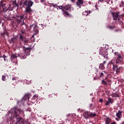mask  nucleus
<instances>
[{
    "label": "nucleus",
    "instance_id": "nucleus-42",
    "mask_svg": "<svg viewBox=\"0 0 124 124\" xmlns=\"http://www.w3.org/2000/svg\"><path fill=\"white\" fill-rule=\"evenodd\" d=\"M38 97H37V95H34V96H33V98H34V99H36V98H37Z\"/></svg>",
    "mask_w": 124,
    "mask_h": 124
},
{
    "label": "nucleus",
    "instance_id": "nucleus-34",
    "mask_svg": "<svg viewBox=\"0 0 124 124\" xmlns=\"http://www.w3.org/2000/svg\"><path fill=\"white\" fill-rule=\"evenodd\" d=\"M20 39L22 41H23L24 37L22 35V34H20Z\"/></svg>",
    "mask_w": 124,
    "mask_h": 124
},
{
    "label": "nucleus",
    "instance_id": "nucleus-16",
    "mask_svg": "<svg viewBox=\"0 0 124 124\" xmlns=\"http://www.w3.org/2000/svg\"><path fill=\"white\" fill-rule=\"evenodd\" d=\"M123 112L119 110L118 112L116 113V116L118 117L119 119H121L122 117Z\"/></svg>",
    "mask_w": 124,
    "mask_h": 124
},
{
    "label": "nucleus",
    "instance_id": "nucleus-47",
    "mask_svg": "<svg viewBox=\"0 0 124 124\" xmlns=\"http://www.w3.org/2000/svg\"><path fill=\"white\" fill-rule=\"evenodd\" d=\"M70 116V114H67V115H66V117H69Z\"/></svg>",
    "mask_w": 124,
    "mask_h": 124
},
{
    "label": "nucleus",
    "instance_id": "nucleus-59",
    "mask_svg": "<svg viewBox=\"0 0 124 124\" xmlns=\"http://www.w3.org/2000/svg\"><path fill=\"white\" fill-rule=\"evenodd\" d=\"M122 124H124V121L122 123Z\"/></svg>",
    "mask_w": 124,
    "mask_h": 124
},
{
    "label": "nucleus",
    "instance_id": "nucleus-24",
    "mask_svg": "<svg viewBox=\"0 0 124 124\" xmlns=\"http://www.w3.org/2000/svg\"><path fill=\"white\" fill-rule=\"evenodd\" d=\"M115 63V59L112 60L109 62V64H110V65H112V66H114Z\"/></svg>",
    "mask_w": 124,
    "mask_h": 124
},
{
    "label": "nucleus",
    "instance_id": "nucleus-18",
    "mask_svg": "<svg viewBox=\"0 0 124 124\" xmlns=\"http://www.w3.org/2000/svg\"><path fill=\"white\" fill-rule=\"evenodd\" d=\"M91 12L90 10L88 11H85V12H83L82 13V15L84 16H88L91 14Z\"/></svg>",
    "mask_w": 124,
    "mask_h": 124
},
{
    "label": "nucleus",
    "instance_id": "nucleus-6",
    "mask_svg": "<svg viewBox=\"0 0 124 124\" xmlns=\"http://www.w3.org/2000/svg\"><path fill=\"white\" fill-rule=\"evenodd\" d=\"M115 56H117V58L116 60V63H120L123 62V58L122 57L120 53L118 52H116L114 53Z\"/></svg>",
    "mask_w": 124,
    "mask_h": 124
},
{
    "label": "nucleus",
    "instance_id": "nucleus-48",
    "mask_svg": "<svg viewBox=\"0 0 124 124\" xmlns=\"http://www.w3.org/2000/svg\"><path fill=\"white\" fill-rule=\"evenodd\" d=\"M76 0H71V1H72V2H74V1H75Z\"/></svg>",
    "mask_w": 124,
    "mask_h": 124
},
{
    "label": "nucleus",
    "instance_id": "nucleus-43",
    "mask_svg": "<svg viewBox=\"0 0 124 124\" xmlns=\"http://www.w3.org/2000/svg\"><path fill=\"white\" fill-rule=\"evenodd\" d=\"M22 34L25 33V31H23V30L21 31Z\"/></svg>",
    "mask_w": 124,
    "mask_h": 124
},
{
    "label": "nucleus",
    "instance_id": "nucleus-3",
    "mask_svg": "<svg viewBox=\"0 0 124 124\" xmlns=\"http://www.w3.org/2000/svg\"><path fill=\"white\" fill-rule=\"evenodd\" d=\"M111 15L115 23L120 21L121 19L124 17V14H122V12H113Z\"/></svg>",
    "mask_w": 124,
    "mask_h": 124
},
{
    "label": "nucleus",
    "instance_id": "nucleus-29",
    "mask_svg": "<svg viewBox=\"0 0 124 124\" xmlns=\"http://www.w3.org/2000/svg\"><path fill=\"white\" fill-rule=\"evenodd\" d=\"M112 96L114 97H119V94H118L117 93H112Z\"/></svg>",
    "mask_w": 124,
    "mask_h": 124
},
{
    "label": "nucleus",
    "instance_id": "nucleus-61",
    "mask_svg": "<svg viewBox=\"0 0 124 124\" xmlns=\"http://www.w3.org/2000/svg\"><path fill=\"white\" fill-rule=\"evenodd\" d=\"M116 120H117V121H119V120H118V119H117V118H116Z\"/></svg>",
    "mask_w": 124,
    "mask_h": 124
},
{
    "label": "nucleus",
    "instance_id": "nucleus-39",
    "mask_svg": "<svg viewBox=\"0 0 124 124\" xmlns=\"http://www.w3.org/2000/svg\"><path fill=\"white\" fill-rule=\"evenodd\" d=\"M99 102H100V103H103V99H102V98L100 99H99Z\"/></svg>",
    "mask_w": 124,
    "mask_h": 124
},
{
    "label": "nucleus",
    "instance_id": "nucleus-17",
    "mask_svg": "<svg viewBox=\"0 0 124 124\" xmlns=\"http://www.w3.org/2000/svg\"><path fill=\"white\" fill-rule=\"evenodd\" d=\"M30 98V94L29 93H27V94H26L24 96V97H23V99L24 100H29Z\"/></svg>",
    "mask_w": 124,
    "mask_h": 124
},
{
    "label": "nucleus",
    "instance_id": "nucleus-36",
    "mask_svg": "<svg viewBox=\"0 0 124 124\" xmlns=\"http://www.w3.org/2000/svg\"><path fill=\"white\" fill-rule=\"evenodd\" d=\"M2 81H5L6 79V76H2V78H1Z\"/></svg>",
    "mask_w": 124,
    "mask_h": 124
},
{
    "label": "nucleus",
    "instance_id": "nucleus-57",
    "mask_svg": "<svg viewBox=\"0 0 124 124\" xmlns=\"http://www.w3.org/2000/svg\"><path fill=\"white\" fill-rule=\"evenodd\" d=\"M20 101H17V104H19V102Z\"/></svg>",
    "mask_w": 124,
    "mask_h": 124
},
{
    "label": "nucleus",
    "instance_id": "nucleus-4",
    "mask_svg": "<svg viewBox=\"0 0 124 124\" xmlns=\"http://www.w3.org/2000/svg\"><path fill=\"white\" fill-rule=\"evenodd\" d=\"M16 19L18 24H19L21 20H23L22 23H21V26L26 27V24L24 22V20L25 19L23 15H16Z\"/></svg>",
    "mask_w": 124,
    "mask_h": 124
},
{
    "label": "nucleus",
    "instance_id": "nucleus-19",
    "mask_svg": "<svg viewBox=\"0 0 124 124\" xmlns=\"http://www.w3.org/2000/svg\"><path fill=\"white\" fill-rule=\"evenodd\" d=\"M19 54H13L11 55V59H16L17 57H19Z\"/></svg>",
    "mask_w": 124,
    "mask_h": 124
},
{
    "label": "nucleus",
    "instance_id": "nucleus-38",
    "mask_svg": "<svg viewBox=\"0 0 124 124\" xmlns=\"http://www.w3.org/2000/svg\"><path fill=\"white\" fill-rule=\"evenodd\" d=\"M115 31L116 32H118L121 31V30H120V29H119V28H118V29H116V30H115Z\"/></svg>",
    "mask_w": 124,
    "mask_h": 124
},
{
    "label": "nucleus",
    "instance_id": "nucleus-49",
    "mask_svg": "<svg viewBox=\"0 0 124 124\" xmlns=\"http://www.w3.org/2000/svg\"><path fill=\"white\" fill-rule=\"evenodd\" d=\"M84 88V87L83 86H82L80 87V88H82H82Z\"/></svg>",
    "mask_w": 124,
    "mask_h": 124
},
{
    "label": "nucleus",
    "instance_id": "nucleus-44",
    "mask_svg": "<svg viewBox=\"0 0 124 124\" xmlns=\"http://www.w3.org/2000/svg\"><path fill=\"white\" fill-rule=\"evenodd\" d=\"M104 0H98V1H100V2L104 1Z\"/></svg>",
    "mask_w": 124,
    "mask_h": 124
},
{
    "label": "nucleus",
    "instance_id": "nucleus-13",
    "mask_svg": "<svg viewBox=\"0 0 124 124\" xmlns=\"http://www.w3.org/2000/svg\"><path fill=\"white\" fill-rule=\"evenodd\" d=\"M113 102V100L112 98L108 97V101L106 102L105 105L109 106L110 104H112Z\"/></svg>",
    "mask_w": 124,
    "mask_h": 124
},
{
    "label": "nucleus",
    "instance_id": "nucleus-8",
    "mask_svg": "<svg viewBox=\"0 0 124 124\" xmlns=\"http://www.w3.org/2000/svg\"><path fill=\"white\" fill-rule=\"evenodd\" d=\"M8 10V9L5 8V3L2 1H0V11L6 13Z\"/></svg>",
    "mask_w": 124,
    "mask_h": 124
},
{
    "label": "nucleus",
    "instance_id": "nucleus-46",
    "mask_svg": "<svg viewBox=\"0 0 124 124\" xmlns=\"http://www.w3.org/2000/svg\"><path fill=\"white\" fill-rule=\"evenodd\" d=\"M111 124H116L115 122H113Z\"/></svg>",
    "mask_w": 124,
    "mask_h": 124
},
{
    "label": "nucleus",
    "instance_id": "nucleus-45",
    "mask_svg": "<svg viewBox=\"0 0 124 124\" xmlns=\"http://www.w3.org/2000/svg\"><path fill=\"white\" fill-rule=\"evenodd\" d=\"M2 57L3 58H6V56L5 55H4L3 56V57Z\"/></svg>",
    "mask_w": 124,
    "mask_h": 124
},
{
    "label": "nucleus",
    "instance_id": "nucleus-22",
    "mask_svg": "<svg viewBox=\"0 0 124 124\" xmlns=\"http://www.w3.org/2000/svg\"><path fill=\"white\" fill-rule=\"evenodd\" d=\"M123 69V67H120L119 68L117 67V68L116 69V73L117 74H119L120 73V71Z\"/></svg>",
    "mask_w": 124,
    "mask_h": 124
},
{
    "label": "nucleus",
    "instance_id": "nucleus-25",
    "mask_svg": "<svg viewBox=\"0 0 124 124\" xmlns=\"http://www.w3.org/2000/svg\"><path fill=\"white\" fill-rule=\"evenodd\" d=\"M90 118H92L93 117H95L96 116V114L95 113H93V112H90Z\"/></svg>",
    "mask_w": 124,
    "mask_h": 124
},
{
    "label": "nucleus",
    "instance_id": "nucleus-20",
    "mask_svg": "<svg viewBox=\"0 0 124 124\" xmlns=\"http://www.w3.org/2000/svg\"><path fill=\"white\" fill-rule=\"evenodd\" d=\"M17 36L13 37L11 38L12 42H13V44L15 43L16 41L17 40Z\"/></svg>",
    "mask_w": 124,
    "mask_h": 124
},
{
    "label": "nucleus",
    "instance_id": "nucleus-2",
    "mask_svg": "<svg viewBox=\"0 0 124 124\" xmlns=\"http://www.w3.org/2000/svg\"><path fill=\"white\" fill-rule=\"evenodd\" d=\"M12 113H14V118L16 119V124H24V120L21 117L19 116L20 112L22 111L20 108H14L11 109Z\"/></svg>",
    "mask_w": 124,
    "mask_h": 124
},
{
    "label": "nucleus",
    "instance_id": "nucleus-1",
    "mask_svg": "<svg viewBox=\"0 0 124 124\" xmlns=\"http://www.w3.org/2000/svg\"><path fill=\"white\" fill-rule=\"evenodd\" d=\"M33 2L31 0H20V6H22L23 8H25V14L26 15L27 14H30L32 12V10L31 9Z\"/></svg>",
    "mask_w": 124,
    "mask_h": 124
},
{
    "label": "nucleus",
    "instance_id": "nucleus-35",
    "mask_svg": "<svg viewBox=\"0 0 124 124\" xmlns=\"http://www.w3.org/2000/svg\"><path fill=\"white\" fill-rule=\"evenodd\" d=\"M118 68V66L117 65H113V70L114 71H115L116 70V69Z\"/></svg>",
    "mask_w": 124,
    "mask_h": 124
},
{
    "label": "nucleus",
    "instance_id": "nucleus-37",
    "mask_svg": "<svg viewBox=\"0 0 124 124\" xmlns=\"http://www.w3.org/2000/svg\"><path fill=\"white\" fill-rule=\"evenodd\" d=\"M34 31H35V33H34L35 35H37L39 33V31L37 29H36Z\"/></svg>",
    "mask_w": 124,
    "mask_h": 124
},
{
    "label": "nucleus",
    "instance_id": "nucleus-21",
    "mask_svg": "<svg viewBox=\"0 0 124 124\" xmlns=\"http://www.w3.org/2000/svg\"><path fill=\"white\" fill-rule=\"evenodd\" d=\"M8 33L7 31H6V30H4V29L3 30V33H1L0 34L1 36H2V37H4L5 35H8Z\"/></svg>",
    "mask_w": 124,
    "mask_h": 124
},
{
    "label": "nucleus",
    "instance_id": "nucleus-28",
    "mask_svg": "<svg viewBox=\"0 0 124 124\" xmlns=\"http://www.w3.org/2000/svg\"><path fill=\"white\" fill-rule=\"evenodd\" d=\"M101 84L104 86H107L108 85L104 79L102 80Z\"/></svg>",
    "mask_w": 124,
    "mask_h": 124
},
{
    "label": "nucleus",
    "instance_id": "nucleus-26",
    "mask_svg": "<svg viewBox=\"0 0 124 124\" xmlns=\"http://www.w3.org/2000/svg\"><path fill=\"white\" fill-rule=\"evenodd\" d=\"M29 43V40H27V39H25L24 41V42H23V44L24 45H25L24 46H28V43Z\"/></svg>",
    "mask_w": 124,
    "mask_h": 124
},
{
    "label": "nucleus",
    "instance_id": "nucleus-41",
    "mask_svg": "<svg viewBox=\"0 0 124 124\" xmlns=\"http://www.w3.org/2000/svg\"><path fill=\"white\" fill-rule=\"evenodd\" d=\"M16 78L14 77V78H12V80H13V81L15 80L16 79Z\"/></svg>",
    "mask_w": 124,
    "mask_h": 124
},
{
    "label": "nucleus",
    "instance_id": "nucleus-62",
    "mask_svg": "<svg viewBox=\"0 0 124 124\" xmlns=\"http://www.w3.org/2000/svg\"><path fill=\"white\" fill-rule=\"evenodd\" d=\"M71 97V96H68V97Z\"/></svg>",
    "mask_w": 124,
    "mask_h": 124
},
{
    "label": "nucleus",
    "instance_id": "nucleus-64",
    "mask_svg": "<svg viewBox=\"0 0 124 124\" xmlns=\"http://www.w3.org/2000/svg\"><path fill=\"white\" fill-rule=\"evenodd\" d=\"M68 119H69V118H67V120H68Z\"/></svg>",
    "mask_w": 124,
    "mask_h": 124
},
{
    "label": "nucleus",
    "instance_id": "nucleus-55",
    "mask_svg": "<svg viewBox=\"0 0 124 124\" xmlns=\"http://www.w3.org/2000/svg\"><path fill=\"white\" fill-rule=\"evenodd\" d=\"M106 63V62H103L104 64H105V63Z\"/></svg>",
    "mask_w": 124,
    "mask_h": 124
},
{
    "label": "nucleus",
    "instance_id": "nucleus-27",
    "mask_svg": "<svg viewBox=\"0 0 124 124\" xmlns=\"http://www.w3.org/2000/svg\"><path fill=\"white\" fill-rule=\"evenodd\" d=\"M115 27L116 26H115V25H108V26H107V28H109L110 30H113Z\"/></svg>",
    "mask_w": 124,
    "mask_h": 124
},
{
    "label": "nucleus",
    "instance_id": "nucleus-56",
    "mask_svg": "<svg viewBox=\"0 0 124 124\" xmlns=\"http://www.w3.org/2000/svg\"><path fill=\"white\" fill-rule=\"evenodd\" d=\"M29 45H28L27 44V46H26V47H29Z\"/></svg>",
    "mask_w": 124,
    "mask_h": 124
},
{
    "label": "nucleus",
    "instance_id": "nucleus-10",
    "mask_svg": "<svg viewBox=\"0 0 124 124\" xmlns=\"http://www.w3.org/2000/svg\"><path fill=\"white\" fill-rule=\"evenodd\" d=\"M100 54L103 56L105 59L108 58V53L106 52L105 49H101Z\"/></svg>",
    "mask_w": 124,
    "mask_h": 124
},
{
    "label": "nucleus",
    "instance_id": "nucleus-12",
    "mask_svg": "<svg viewBox=\"0 0 124 124\" xmlns=\"http://www.w3.org/2000/svg\"><path fill=\"white\" fill-rule=\"evenodd\" d=\"M83 116L86 119L90 118V112L88 111L84 112L83 113Z\"/></svg>",
    "mask_w": 124,
    "mask_h": 124
},
{
    "label": "nucleus",
    "instance_id": "nucleus-7",
    "mask_svg": "<svg viewBox=\"0 0 124 124\" xmlns=\"http://www.w3.org/2000/svg\"><path fill=\"white\" fill-rule=\"evenodd\" d=\"M22 50L24 51V54H26L27 56H29L30 55V52L31 50V46H29L28 47H26V46H24L22 47Z\"/></svg>",
    "mask_w": 124,
    "mask_h": 124
},
{
    "label": "nucleus",
    "instance_id": "nucleus-9",
    "mask_svg": "<svg viewBox=\"0 0 124 124\" xmlns=\"http://www.w3.org/2000/svg\"><path fill=\"white\" fill-rule=\"evenodd\" d=\"M8 10V9L5 8V3L2 1H0V11L6 13Z\"/></svg>",
    "mask_w": 124,
    "mask_h": 124
},
{
    "label": "nucleus",
    "instance_id": "nucleus-54",
    "mask_svg": "<svg viewBox=\"0 0 124 124\" xmlns=\"http://www.w3.org/2000/svg\"><path fill=\"white\" fill-rule=\"evenodd\" d=\"M13 42H12V40L10 41V43H12Z\"/></svg>",
    "mask_w": 124,
    "mask_h": 124
},
{
    "label": "nucleus",
    "instance_id": "nucleus-23",
    "mask_svg": "<svg viewBox=\"0 0 124 124\" xmlns=\"http://www.w3.org/2000/svg\"><path fill=\"white\" fill-rule=\"evenodd\" d=\"M111 121V119L109 117L107 118L106 119V122L107 124H109Z\"/></svg>",
    "mask_w": 124,
    "mask_h": 124
},
{
    "label": "nucleus",
    "instance_id": "nucleus-11",
    "mask_svg": "<svg viewBox=\"0 0 124 124\" xmlns=\"http://www.w3.org/2000/svg\"><path fill=\"white\" fill-rule=\"evenodd\" d=\"M83 3H84L83 0H78V1L76 2V5L79 8H81V6L83 5Z\"/></svg>",
    "mask_w": 124,
    "mask_h": 124
},
{
    "label": "nucleus",
    "instance_id": "nucleus-63",
    "mask_svg": "<svg viewBox=\"0 0 124 124\" xmlns=\"http://www.w3.org/2000/svg\"><path fill=\"white\" fill-rule=\"evenodd\" d=\"M103 72H104V73H105V74L106 73V72H104V71Z\"/></svg>",
    "mask_w": 124,
    "mask_h": 124
},
{
    "label": "nucleus",
    "instance_id": "nucleus-52",
    "mask_svg": "<svg viewBox=\"0 0 124 124\" xmlns=\"http://www.w3.org/2000/svg\"><path fill=\"white\" fill-rule=\"evenodd\" d=\"M16 6H17V7H18V5L16 3Z\"/></svg>",
    "mask_w": 124,
    "mask_h": 124
},
{
    "label": "nucleus",
    "instance_id": "nucleus-50",
    "mask_svg": "<svg viewBox=\"0 0 124 124\" xmlns=\"http://www.w3.org/2000/svg\"><path fill=\"white\" fill-rule=\"evenodd\" d=\"M107 81H108V82H109L110 81V80L109 79H108V80H107Z\"/></svg>",
    "mask_w": 124,
    "mask_h": 124
},
{
    "label": "nucleus",
    "instance_id": "nucleus-32",
    "mask_svg": "<svg viewBox=\"0 0 124 124\" xmlns=\"http://www.w3.org/2000/svg\"><path fill=\"white\" fill-rule=\"evenodd\" d=\"M32 27H34V29L38 28L37 25L36 24H32V25H31L30 28H32Z\"/></svg>",
    "mask_w": 124,
    "mask_h": 124
},
{
    "label": "nucleus",
    "instance_id": "nucleus-5",
    "mask_svg": "<svg viewBox=\"0 0 124 124\" xmlns=\"http://www.w3.org/2000/svg\"><path fill=\"white\" fill-rule=\"evenodd\" d=\"M51 4L52 5V6L53 7L57 8V10H58V8H59L60 9L62 10L63 11V15H66L67 16H70V14L67 12V11H65L64 10L63 7L64 6H58V5H55V4L52 3Z\"/></svg>",
    "mask_w": 124,
    "mask_h": 124
},
{
    "label": "nucleus",
    "instance_id": "nucleus-14",
    "mask_svg": "<svg viewBox=\"0 0 124 124\" xmlns=\"http://www.w3.org/2000/svg\"><path fill=\"white\" fill-rule=\"evenodd\" d=\"M27 56H28V55L24 54V53L19 54L18 57H19L21 59H25L27 58Z\"/></svg>",
    "mask_w": 124,
    "mask_h": 124
},
{
    "label": "nucleus",
    "instance_id": "nucleus-40",
    "mask_svg": "<svg viewBox=\"0 0 124 124\" xmlns=\"http://www.w3.org/2000/svg\"><path fill=\"white\" fill-rule=\"evenodd\" d=\"M90 108H92V109H93V105H92V104L90 105Z\"/></svg>",
    "mask_w": 124,
    "mask_h": 124
},
{
    "label": "nucleus",
    "instance_id": "nucleus-33",
    "mask_svg": "<svg viewBox=\"0 0 124 124\" xmlns=\"http://www.w3.org/2000/svg\"><path fill=\"white\" fill-rule=\"evenodd\" d=\"M120 7H124V1L122 0L121 1V3L120 4Z\"/></svg>",
    "mask_w": 124,
    "mask_h": 124
},
{
    "label": "nucleus",
    "instance_id": "nucleus-53",
    "mask_svg": "<svg viewBox=\"0 0 124 124\" xmlns=\"http://www.w3.org/2000/svg\"><path fill=\"white\" fill-rule=\"evenodd\" d=\"M45 0H41V2H43Z\"/></svg>",
    "mask_w": 124,
    "mask_h": 124
},
{
    "label": "nucleus",
    "instance_id": "nucleus-60",
    "mask_svg": "<svg viewBox=\"0 0 124 124\" xmlns=\"http://www.w3.org/2000/svg\"><path fill=\"white\" fill-rule=\"evenodd\" d=\"M4 61H6L5 58H4Z\"/></svg>",
    "mask_w": 124,
    "mask_h": 124
},
{
    "label": "nucleus",
    "instance_id": "nucleus-58",
    "mask_svg": "<svg viewBox=\"0 0 124 124\" xmlns=\"http://www.w3.org/2000/svg\"><path fill=\"white\" fill-rule=\"evenodd\" d=\"M16 27H18V25L16 24Z\"/></svg>",
    "mask_w": 124,
    "mask_h": 124
},
{
    "label": "nucleus",
    "instance_id": "nucleus-31",
    "mask_svg": "<svg viewBox=\"0 0 124 124\" xmlns=\"http://www.w3.org/2000/svg\"><path fill=\"white\" fill-rule=\"evenodd\" d=\"M99 77L101 78H104V77L105 76L104 74L102 72H99Z\"/></svg>",
    "mask_w": 124,
    "mask_h": 124
},
{
    "label": "nucleus",
    "instance_id": "nucleus-51",
    "mask_svg": "<svg viewBox=\"0 0 124 124\" xmlns=\"http://www.w3.org/2000/svg\"><path fill=\"white\" fill-rule=\"evenodd\" d=\"M35 35V34H33V35H32V38H34V35Z\"/></svg>",
    "mask_w": 124,
    "mask_h": 124
},
{
    "label": "nucleus",
    "instance_id": "nucleus-15",
    "mask_svg": "<svg viewBox=\"0 0 124 124\" xmlns=\"http://www.w3.org/2000/svg\"><path fill=\"white\" fill-rule=\"evenodd\" d=\"M71 7V5L68 4V5H66V6H63V9L64 10L66 11H69L70 10V8Z\"/></svg>",
    "mask_w": 124,
    "mask_h": 124
},
{
    "label": "nucleus",
    "instance_id": "nucleus-30",
    "mask_svg": "<svg viewBox=\"0 0 124 124\" xmlns=\"http://www.w3.org/2000/svg\"><path fill=\"white\" fill-rule=\"evenodd\" d=\"M99 68L101 69L102 70H104L105 69V66L103 63L101 64L99 66Z\"/></svg>",
    "mask_w": 124,
    "mask_h": 124
}]
</instances>
